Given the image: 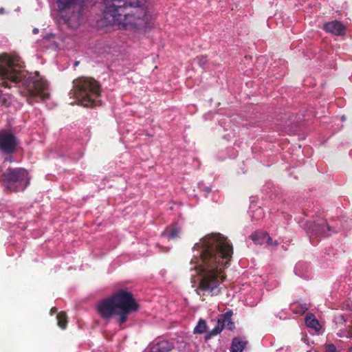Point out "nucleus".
Listing matches in <instances>:
<instances>
[{
    "instance_id": "f257e3e1",
    "label": "nucleus",
    "mask_w": 352,
    "mask_h": 352,
    "mask_svg": "<svg viewBox=\"0 0 352 352\" xmlns=\"http://www.w3.org/2000/svg\"><path fill=\"white\" fill-rule=\"evenodd\" d=\"M233 254L230 241L220 233L207 234L195 243L190 260V271L198 279L197 293L217 296L225 287V269Z\"/></svg>"
},
{
    "instance_id": "f03ea898",
    "label": "nucleus",
    "mask_w": 352,
    "mask_h": 352,
    "mask_svg": "<svg viewBox=\"0 0 352 352\" xmlns=\"http://www.w3.org/2000/svg\"><path fill=\"white\" fill-rule=\"evenodd\" d=\"M20 58L7 54L0 55V86L10 87V83H20L23 86L21 91L29 103L46 101L49 96L48 85L38 74H29L22 69Z\"/></svg>"
},
{
    "instance_id": "7ed1b4c3",
    "label": "nucleus",
    "mask_w": 352,
    "mask_h": 352,
    "mask_svg": "<svg viewBox=\"0 0 352 352\" xmlns=\"http://www.w3.org/2000/svg\"><path fill=\"white\" fill-rule=\"evenodd\" d=\"M145 0H103V16L107 23L135 32L149 27L152 15L143 7Z\"/></svg>"
},
{
    "instance_id": "20e7f679",
    "label": "nucleus",
    "mask_w": 352,
    "mask_h": 352,
    "mask_svg": "<svg viewBox=\"0 0 352 352\" xmlns=\"http://www.w3.org/2000/svg\"><path fill=\"white\" fill-rule=\"evenodd\" d=\"M138 308L132 295L124 290L117 292L97 305V311L102 318L109 319L115 317L120 324L125 322L129 315L137 311Z\"/></svg>"
},
{
    "instance_id": "39448f33",
    "label": "nucleus",
    "mask_w": 352,
    "mask_h": 352,
    "mask_svg": "<svg viewBox=\"0 0 352 352\" xmlns=\"http://www.w3.org/2000/svg\"><path fill=\"white\" fill-rule=\"evenodd\" d=\"M69 94L78 104L86 107H96L100 103V87L91 78L80 77L74 80Z\"/></svg>"
},
{
    "instance_id": "423d86ee",
    "label": "nucleus",
    "mask_w": 352,
    "mask_h": 352,
    "mask_svg": "<svg viewBox=\"0 0 352 352\" xmlns=\"http://www.w3.org/2000/svg\"><path fill=\"white\" fill-rule=\"evenodd\" d=\"M87 0H56L59 20L71 29L78 28L82 21L81 8Z\"/></svg>"
},
{
    "instance_id": "0eeeda50",
    "label": "nucleus",
    "mask_w": 352,
    "mask_h": 352,
    "mask_svg": "<svg viewBox=\"0 0 352 352\" xmlns=\"http://www.w3.org/2000/svg\"><path fill=\"white\" fill-rule=\"evenodd\" d=\"M29 180L27 170L22 168H9L0 175L1 184L10 191L23 190L28 186Z\"/></svg>"
},
{
    "instance_id": "6e6552de",
    "label": "nucleus",
    "mask_w": 352,
    "mask_h": 352,
    "mask_svg": "<svg viewBox=\"0 0 352 352\" xmlns=\"http://www.w3.org/2000/svg\"><path fill=\"white\" fill-rule=\"evenodd\" d=\"M300 226L302 227L307 232L310 242L315 243V239L318 236H328V232L330 231V228L324 219H318L316 222L305 221L300 223Z\"/></svg>"
},
{
    "instance_id": "1a4fd4ad",
    "label": "nucleus",
    "mask_w": 352,
    "mask_h": 352,
    "mask_svg": "<svg viewBox=\"0 0 352 352\" xmlns=\"http://www.w3.org/2000/svg\"><path fill=\"white\" fill-rule=\"evenodd\" d=\"M16 146V140L14 135L10 132L3 131L0 132V150L5 153H12Z\"/></svg>"
},
{
    "instance_id": "9d476101",
    "label": "nucleus",
    "mask_w": 352,
    "mask_h": 352,
    "mask_svg": "<svg viewBox=\"0 0 352 352\" xmlns=\"http://www.w3.org/2000/svg\"><path fill=\"white\" fill-rule=\"evenodd\" d=\"M232 327L233 323L231 322V315L226 314L223 316L222 318L218 320L217 325L207 333L206 338L209 339L212 336L220 333L223 329L225 327H228V329H232Z\"/></svg>"
},
{
    "instance_id": "9b49d317",
    "label": "nucleus",
    "mask_w": 352,
    "mask_h": 352,
    "mask_svg": "<svg viewBox=\"0 0 352 352\" xmlns=\"http://www.w3.org/2000/svg\"><path fill=\"white\" fill-rule=\"evenodd\" d=\"M324 29L326 32L336 36H342L346 33L345 26L338 21H333L326 23L324 25Z\"/></svg>"
},
{
    "instance_id": "f8f14e48",
    "label": "nucleus",
    "mask_w": 352,
    "mask_h": 352,
    "mask_svg": "<svg viewBox=\"0 0 352 352\" xmlns=\"http://www.w3.org/2000/svg\"><path fill=\"white\" fill-rule=\"evenodd\" d=\"M250 238L256 244L267 243L270 245H276V241H273L270 236L265 232L258 231L251 234Z\"/></svg>"
},
{
    "instance_id": "ddd939ff",
    "label": "nucleus",
    "mask_w": 352,
    "mask_h": 352,
    "mask_svg": "<svg viewBox=\"0 0 352 352\" xmlns=\"http://www.w3.org/2000/svg\"><path fill=\"white\" fill-rule=\"evenodd\" d=\"M255 203L256 197H251L249 213L252 221H258L263 217L264 212L261 207H257L256 206Z\"/></svg>"
},
{
    "instance_id": "4468645a",
    "label": "nucleus",
    "mask_w": 352,
    "mask_h": 352,
    "mask_svg": "<svg viewBox=\"0 0 352 352\" xmlns=\"http://www.w3.org/2000/svg\"><path fill=\"white\" fill-rule=\"evenodd\" d=\"M170 350V344L167 340H159L152 343L148 349V352H168Z\"/></svg>"
},
{
    "instance_id": "2eb2a0df",
    "label": "nucleus",
    "mask_w": 352,
    "mask_h": 352,
    "mask_svg": "<svg viewBox=\"0 0 352 352\" xmlns=\"http://www.w3.org/2000/svg\"><path fill=\"white\" fill-rule=\"evenodd\" d=\"M309 267L306 263L299 262L294 267V272L298 276H300L303 278H309Z\"/></svg>"
},
{
    "instance_id": "dca6fc26",
    "label": "nucleus",
    "mask_w": 352,
    "mask_h": 352,
    "mask_svg": "<svg viewBox=\"0 0 352 352\" xmlns=\"http://www.w3.org/2000/svg\"><path fill=\"white\" fill-rule=\"evenodd\" d=\"M247 342L243 338H234L230 346V352H243Z\"/></svg>"
},
{
    "instance_id": "f3484780",
    "label": "nucleus",
    "mask_w": 352,
    "mask_h": 352,
    "mask_svg": "<svg viewBox=\"0 0 352 352\" xmlns=\"http://www.w3.org/2000/svg\"><path fill=\"white\" fill-rule=\"evenodd\" d=\"M180 234V228L177 225H173L170 228H167L162 234V237L167 238L168 239H175L179 236Z\"/></svg>"
},
{
    "instance_id": "a211bd4d",
    "label": "nucleus",
    "mask_w": 352,
    "mask_h": 352,
    "mask_svg": "<svg viewBox=\"0 0 352 352\" xmlns=\"http://www.w3.org/2000/svg\"><path fill=\"white\" fill-rule=\"evenodd\" d=\"M306 325L318 333L320 329V324L313 314H308L305 318Z\"/></svg>"
},
{
    "instance_id": "6ab92c4d",
    "label": "nucleus",
    "mask_w": 352,
    "mask_h": 352,
    "mask_svg": "<svg viewBox=\"0 0 352 352\" xmlns=\"http://www.w3.org/2000/svg\"><path fill=\"white\" fill-rule=\"evenodd\" d=\"M207 329V324L204 320L199 319L197 325L194 328L193 332L195 334H201L206 332Z\"/></svg>"
},
{
    "instance_id": "aec40b11",
    "label": "nucleus",
    "mask_w": 352,
    "mask_h": 352,
    "mask_svg": "<svg viewBox=\"0 0 352 352\" xmlns=\"http://www.w3.org/2000/svg\"><path fill=\"white\" fill-rule=\"evenodd\" d=\"M56 318H57L58 325L61 329H65L67 326V322L65 314L63 312L58 313L57 314Z\"/></svg>"
},
{
    "instance_id": "412c9836",
    "label": "nucleus",
    "mask_w": 352,
    "mask_h": 352,
    "mask_svg": "<svg viewBox=\"0 0 352 352\" xmlns=\"http://www.w3.org/2000/svg\"><path fill=\"white\" fill-rule=\"evenodd\" d=\"M292 309L294 312L296 314H303L308 309V307L306 304L305 305H300V304H295L292 305Z\"/></svg>"
},
{
    "instance_id": "4be33fe9",
    "label": "nucleus",
    "mask_w": 352,
    "mask_h": 352,
    "mask_svg": "<svg viewBox=\"0 0 352 352\" xmlns=\"http://www.w3.org/2000/svg\"><path fill=\"white\" fill-rule=\"evenodd\" d=\"M338 336L340 338H352V327L349 329L340 330L337 333Z\"/></svg>"
},
{
    "instance_id": "5701e85b",
    "label": "nucleus",
    "mask_w": 352,
    "mask_h": 352,
    "mask_svg": "<svg viewBox=\"0 0 352 352\" xmlns=\"http://www.w3.org/2000/svg\"><path fill=\"white\" fill-rule=\"evenodd\" d=\"M55 35L52 34H46L43 36V42H49V45L52 46L54 43Z\"/></svg>"
},
{
    "instance_id": "b1692460",
    "label": "nucleus",
    "mask_w": 352,
    "mask_h": 352,
    "mask_svg": "<svg viewBox=\"0 0 352 352\" xmlns=\"http://www.w3.org/2000/svg\"><path fill=\"white\" fill-rule=\"evenodd\" d=\"M346 320L344 319L343 315L340 314L335 316L333 319V322L336 325H342L344 324Z\"/></svg>"
},
{
    "instance_id": "393cba45",
    "label": "nucleus",
    "mask_w": 352,
    "mask_h": 352,
    "mask_svg": "<svg viewBox=\"0 0 352 352\" xmlns=\"http://www.w3.org/2000/svg\"><path fill=\"white\" fill-rule=\"evenodd\" d=\"M195 62L196 63H197L200 67H202L206 65V63L207 62V58L205 56H198L195 60Z\"/></svg>"
},
{
    "instance_id": "a878e982",
    "label": "nucleus",
    "mask_w": 352,
    "mask_h": 352,
    "mask_svg": "<svg viewBox=\"0 0 352 352\" xmlns=\"http://www.w3.org/2000/svg\"><path fill=\"white\" fill-rule=\"evenodd\" d=\"M326 352H338L336 350V347L333 344H327L325 347Z\"/></svg>"
},
{
    "instance_id": "bb28decb",
    "label": "nucleus",
    "mask_w": 352,
    "mask_h": 352,
    "mask_svg": "<svg viewBox=\"0 0 352 352\" xmlns=\"http://www.w3.org/2000/svg\"><path fill=\"white\" fill-rule=\"evenodd\" d=\"M277 285H278V283L276 282V283H274L273 285H271L270 284V283L267 281L266 283V287H267V289H272L274 287H276Z\"/></svg>"
},
{
    "instance_id": "cd10ccee",
    "label": "nucleus",
    "mask_w": 352,
    "mask_h": 352,
    "mask_svg": "<svg viewBox=\"0 0 352 352\" xmlns=\"http://www.w3.org/2000/svg\"><path fill=\"white\" fill-rule=\"evenodd\" d=\"M12 156H8V157H6L5 158V162H12Z\"/></svg>"
},
{
    "instance_id": "c85d7f7f",
    "label": "nucleus",
    "mask_w": 352,
    "mask_h": 352,
    "mask_svg": "<svg viewBox=\"0 0 352 352\" xmlns=\"http://www.w3.org/2000/svg\"><path fill=\"white\" fill-rule=\"evenodd\" d=\"M38 32H39V30H38V28H34V29H33V30H32V32H33V34H38Z\"/></svg>"
},
{
    "instance_id": "c756f323",
    "label": "nucleus",
    "mask_w": 352,
    "mask_h": 352,
    "mask_svg": "<svg viewBox=\"0 0 352 352\" xmlns=\"http://www.w3.org/2000/svg\"><path fill=\"white\" fill-rule=\"evenodd\" d=\"M210 191H211V188H210V187H206V192L207 193H208V192H210Z\"/></svg>"
},
{
    "instance_id": "7c9ffc66",
    "label": "nucleus",
    "mask_w": 352,
    "mask_h": 352,
    "mask_svg": "<svg viewBox=\"0 0 352 352\" xmlns=\"http://www.w3.org/2000/svg\"><path fill=\"white\" fill-rule=\"evenodd\" d=\"M4 12H5L4 9L3 8H0V14H4Z\"/></svg>"
},
{
    "instance_id": "2f4dec72",
    "label": "nucleus",
    "mask_w": 352,
    "mask_h": 352,
    "mask_svg": "<svg viewBox=\"0 0 352 352\" xmlns=\"http://www.w3.org/2000/svg\"><path fill=\"white\" fill-rule=\"evenodd\" d=\"M56 311V309L55 308H52L51 309V314H52L53 313H55Z\"/></svg>"
},
{
    "instance_id": "473e14b6",
    "label": "nucleus",
    "mask_w": 352,
    "mask_h": 352,
    "mask_svg": "<svg viewBox=\"0 0 352 352\" xmlns=\"http://www.w3.org/2000/svg\"><path fill=\"white\" fill-rule=\"evenodd\" d=\"M349 352H352V346L349 349Z\"/></svg>"
},
{
    "instance_id": "72a5a7b5",
    "label": "nucleus",
    "mask_w": 352,
    "mask_h": 352,
    "mask_svg": "<svg viewBox=\"0 0 352 352\" xmlns=\"http://www.w3.org/2000/svg\"><path fill=\"white\" fill-rule=\"evenodd\" d=\"M78 62L75 63V65H78Z\"/></svg>"
}]
</instances>
